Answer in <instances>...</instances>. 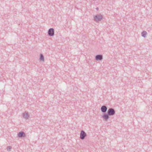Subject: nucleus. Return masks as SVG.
I'll list each match as a JSON object with an SVG mask.
<instances>
[{
	"label": "nucleus",
	"mask_w": 152,
	"mask_h": 152,
	"mask_svg": "<svg viewBox=\"0 0 152 152\" xmlns=\"http://www.w3.org/2000/svg\"><path fill=\"white\" fill-rule=\"evenodd\" d=\"M115 114V111L114 109L112 108H110L108 109L107 113H105L102 116V117L104 119V120L107 121L109 118V116H112Z\"/></svg>",
	"instance_id": "1"
},
{
	"label": "nucleus",
	"mask_w": 152,
	"mask_h": 152,
	"mask_svg": "<svg viewBox=\"0 0 152 152\" xmlns=\"http://www.w3.org/2000/svg\"><path fill=\"white\" fill-rule=\"evenodd\" d=\"M102 18V16L100 14H97L94 17V20L95 21H99L101 20Z\"/></svg>",
	"instance_id": "2"
},
{
	"label": "nucleus",
	"mask_w": 152,
	"mask_h": 152,
	"mask_svg": "<svg viewBox=\"0 0 152 152\" xmlns=\"http://www.w3.org/2000/svg\"><path fill=\"white\" fill-rule=\"evenodd\" d=\"M87 136L86 134L83 130H81L80 134V138L81 140H84Z\"/></svg>",
	"instance_id": "3"
},
{
	"label": "nucleus",
	"mask_w": 152,
	"mask_h": 152,
	"mask_svg": "<svg viewBox=\"0 0 152 152\" xmlns=\"http://www.w3.org/2000/svg\"><path fill=\"white\" fill-rule=\"evenodd\" d=\"M48 34L50 36H53L54 34V29L53 28H50L48 32Z\"/></svg>",
	"instance_id": "4"
},
{
	"label": "nucleus",
	"mask_w": 152,
	"mask_h": 152,
	"mask_svg": "<svg viewBox=\"0 0 152 152\" xmlns=\"http://www.w3.org/2000/svg\"><path fill=\"white\" fill-rule=\"evenodd\" d=\"M103 59V56L102 55H97L95 56V59L96 61H101Z\"/></svg>",
	"instance_id": "5"
},
{
	"label": "nucleus",
	"mask_w": 152,
	"mask_h": 152,
	"mask_svg": "<svg viewBox=\"0 0 152 152\" xmlns=\"http://www.w3.org/2000/svg\"><path fill=\"white\" fill-rule=\"evenodd\" d=\"M107 107L105 105H103L102 106L101 110V111L104 113H105L107 110Z\"/></svg>",
	"instance_id": "6"
},
{
	"label": "nucleus",
	"mask_w": 152,
	"mask_h": 152,
	"mask_svg": "<svg viewBox=\"0 0 152 152\" xmlns=\"http://www.w3.org/2000/svg\"><path fill=\"white\" fill-rule=\"evenodd\" d=\"M18 136L19 137H22L26 136L25 133L23 132H20L18 134Z\"/></svg>",
	"instance_id": "7"
},
{
	"label": "nucleus",
	"mask_w": 152,
	"mask_h": 152,
	"mask_svg": "<svg viewBox=\"0 0 152 152\" xmlns=\"http://www.w3.org/2000/svg\"><path fill=\"white\" fill-rule=\"evenodd\" d=\"M23 117L25 119H27L29 117V115L28 113H23Z\"/></svg>",
	"instance_id": "8"
},
{
	"label": "nucleus",
	"mask_w": 152,
	"mask_h": 152,
	"mask_svg": "<svg viewBox=\"0 0 152 152\" xmlns=\"http://www.w3.org/2000/svg\"><path fill=\"white\" fill-rule=\"evenodd\" d=\"M39 60L40 61H44V58L43 55L42 54H40L39 56Z\"/></svg>",
	"instance_id": "9"
},
{
	"label": "nucleus",
	"mask_w": 152,
	"mask_h": 152,
	"mask_svg": "<svg viewBox=\"0 0 152 152\" xmlns=\"http://www.w3.org/2000/svg\"><path fill=\"white\" fill-rule=\"evenodd\" d=\"M147 34V33L145 31H143L141 33L142 36L144 37H146V35Z\"/></svg>",
	"instance_id": "10"
},
{
	"label": "nucleus",
	"mask_w": 152,
	"mask_h": 152,
	"mask_svg": "<svg viewBox=\"0 0 152 152\" xmlns=\"http://www.w3.org/2000/svg\"><path fill=\"white\" fill-rule=\"evenodd\" d=\"M11 148H12L10 146H8L7 148V150L8 151H10Z\"/></svg>",
	"instance_id": "11"
},
{
	"label": "nucleus",
	"mask_w": 152,
	"mask_h": 152,
	"mask_svg": "<svg viewBox=\"0 0 152 152\" xmlns=\"http://www.w3.org/2000/svg\"><path fill=\"white\" fill-rule=\"evenodd\" d=\"M96 9L97 10H98V8H97Z\"/></svg>",
	"instance_id": "12"
}]
</instances>
